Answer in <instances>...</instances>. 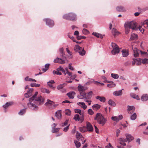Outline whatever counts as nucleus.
<instances>
[{
  "label": "nucleus",
  "instance_id": "nucleus-53",
  "mask_svg": "<svg viewBox=\"0 0 148 148\" xmlns=\"http://www.w3.org/2000/svg\"><path fill=\"white\" fill-rule=\"evenodd\" d=\"M142 62L144 64H148V59L147 58H145L143 59L142 60Z\"/></svg>",
  "mask_w": 148,
  "mask_h": 148
},
{
  "label": "nucleus",
  "instance_id": "nucleus-22",
  "mask_svg": "<svg viewBox=\"0 0 148 148\" xmlns=\"http://www.w3.org/2000/svg\"><path fill=\"white\" fill-rule=\"evenodd\" d=\"M122 94V90L118 91H115L113 92V94L116 96L121 95Z\"/></svg>",
  "mask_w": 148,
  "mask_h": 148
},
{
  "label": "nucleus",
  "instance_id": "nucleus-20",
  "mask_svg": "<svg viewBox=\"0 0 148 148\" xmlns=\"http://www.w3.org/2000/svg\"><path fill=\"white\" fill-rule=\"evenodd\" d=\"M77 104L81 107L82 108H83L84 110L86 109L87 108V106L85 105V104L84 102H78Z\"/></svg>",
  "mask_w": 148,
  "mask_h": 148
},
{
  "label": "nucleus",
  "instance_id": "nucleus-46",
  "mask_svg": "<svg viewBox=\"0 0 148 148\" xmlns=\"http://www.w3.org/2000/svg\"><path fill=\"white\" fill-rule=\"evenodd\" d=\"M78 89L80 93L84 92L83 91V86L79 85L78 86Z\"/></svg>",
  "mask_w": 148,
  "mask_h": 148
},
{
  "label": "nucleus",
  "instance_id": "nucleus-56",
  "mask_svg": "<svg viewBox=\"0 0 148 148\" xmlns=\"http://www.w3.org/2000/svg\"><path fill=\"white\" fill-rule=\"evenodd\" d=\"M143 25L141 26H139L138 27V29L142 33H143L144 31V29H143V28L142 27Z\"/></svg>",
  "mask_w": 148,
  "mask_h": 148
},
{
  "label": "nucleus",
  "instance_id": "nucleus-60",
  "mask_svg": "<svg viewBox=\"0 0 148 148\" xmlns=\"http://www.w3.org/2000/svg\"><path fill=\"white\" fill-rule=\"evenodd\" d=\"M59 51L60 53L62 54V56L65 55L64 53V49L63 48H60L59 49Z\"/></svg>",
  "mask_w": 148,
  "mask_h": 148
},
{
  "label": "nucleus",
  "instance_id": "nucleus-8",
  "mask_svg": "<svg viewBox=\"0 0 148 148\" xmlns=\"http://www.w3.org/2000/svg\"><path fill=\"white\" fill-rule=\"evenodd\" d=\"M73 119L76 121H80L82 123L84 120V116H81L80 117L78 114H76L74 115Z\"/></svg>",
  "mask_w": 148,
  "mask_h": 148
},
{
  "label": "nucleus",
  "instance_id": "nucleus-51",
  "mask_svg": "<svg viewBox=\"0 0 148 148\" xmlns=\"http://www.w3.org/2000/svg\"><path fill=\"white\" fill-rule=\"evenodd\" d=\"M124 27H125V33L126 34H127L129 32L130 28H129L127 26H125V25H124Z\"/></svg>",
  "mask_w": 148,
  "mask_h": 148
},
{
  "label": "nucleus",
  "instance_id": "nucleus-31",
  "mask_svg": "<svg viewBox=\"0 0 148 148\" xmlns=\"http://www.w3.org/2000/svg\"><path fill=\"white\" fill-rule=\"evenodd\" d=\"M131 97L135 99H136L137 100H139L140 99L138 95H136L134 93H131L130 94Z\"/></svg>",
  "mask_w": 148,
  "mask_h": 148
},
{
  "label": "nucleus",
  "instance_id": "nucleus-2",
  "mask_svg": "<svg viewBox=\"0 0 148 148\" xmlns=\"http://www.w3.org/2000/svg\"><path fill=\"white\" fill-rule=\"evenodd\" d=\"M94 119L97 121L98 124L102 125H104L106 123L107 120L100 113H97L94 118Z\"/></svg>",
  "mask_w": 148,
  "mask_h": 148
},
{
  "label": "nucleus",
  "instance_id": "nucleus-35",
  "mask_svg": "<svg viewBox=\"0 0 148 148\" xmlns=\"http://www.w3.org/2000/svg\"><path fill=\"white\" fill-rule=\"evenodd\" d=\"M92 34L97 38H103V36L101 34L96 32H93Z\"/></svg>",
  "mask_w": 148,
  "mask_h": 148
},
{
  "label": "nucleus",
  "instance_id": "nucleus-10",
  "mask_svg": "<svg viewBox=\"0 0 148 148\" xmlns=\"http://www.w3.org/2000/svg\"><path fill=\"white\" fill-rule=\"evenodd\" d=\"M123 118V116L122 115H119L118 116H112L111 118V119L112 120L117 122L119 121L120 120L122 119Z\"/></svg>",
  "mask_w": 148,
  "mask_h": 148
},
{
  "label": "nucleus",
  "instance_id": "nucleus-25",
  "mask_svg": "<svg viewBox=\"0 0 148 148\" xmlns=\"http://www.w3.org/2000/svg\"><path fill=\"white\" fill-rule=\"evenodd\" d=\"M141 99L143 101H146L148 100V95L145 94L143 95L141 97Z\"/></svg>",
  "mask_w": 148,
  "mask_h": 148
},
{
  "label": "nucleus",
  "instance_id": "nucleus-11",
  "mask_svg": "<svg viewBox=\"0 0 148 148\" xmlns=\"http://www.w3.org/2000/svg\"><path fill=\"white\" fill-rule=\"evenodd\" d=\"M33 91V88H30L27 91V93L25 94V96L26 98H28L32 95V92Z\"/></svg>",
  "mask_w": 148,
  "mask_h": 148
},
{
  "label": "nucleus",
  "instance_id": "nucleus-49",
  "mask_svg": "<svg viewBox=\"0 0 148 148\" xmlns=\"http://www.w3.org/2000/svg\"><path fill=\"white\" fill-rule=\"evenodd\" d=\"M60 129V128H52V132L53 133H56L58 132Z\"/></svg>",
  "mask_w": 148,
  "mask_h": 148
},
{
  "label": "nucleus",
  "instance_id": "nucleus-26",
  "mask_svg": "<svg viewBox=\"0 0 148 148\" xmlns=\"http://www.w3.org/2000/svg\"><path fill=\"white\" fill-rule=\"evenodd\" d=\"M54 83L55 82L54 80H51L48 82L47 84L51 88L53 89H54L55 88L53 86L52 84H54Z\"/></svg>",
  "mask_w": 148,
  "mask_h": 148
},
{
  "label": "nucleus",
  "instance_id": "nucleus-3",
  "mask_svg": "<svg viewBox=\"0 0 148 148\" xmlns=\"http://www.w3.org/2000/svg\"><path fill=\"white\" fill-rule=\"evenodd\" d=\"M92 91L89 92L87 94L85 93L84 101L88 103V105H90L92 101L91 99L92 97Z\"/></svg>",
  "mask_w": 148,
  "mask_h": 148
},
{
  "label": "nucleus",
  "instance_id": "nucleus-37",
  "mask_svg": "<svg viewBox=\"0 0 148 148\" xmlns=\"http://www.w3.org/2000/svg\"><path fill=\"white\" fill-rule=\"evenodd\" d=\"M116 9L119 12H124L125 11V9L122 6L117 7Z\"/></svg>",
  "mask_w": 148,
  "mask_h": 148
},
{
  "label": "nucleus",
  "instance_id": "nucleus-30",
  "mask_svg": "<svg viewBox=\"0 0 148 148\" xmlns=\"http://www.w3.org/2000/svg\"><path fill=\"white\" fill-rule=\"evenodd\" d=\"M13 103L12 102H7L3 106V107L4 108H6L9 106L12 105Z\"/></svg>",
  "mask_w": 148,
  "mask_h": 148
},
{
  "label": "nucleus",
  "instance_id": "nucleus-61",
  "mask_svg": "<svg viewBox=\"0 0 148 148\" xmlns=\"http://www.w3.org/2000/svg\"><path fill=\"white\" fill-rule=\"evenodd\" d=\"M68 121L69 120H66L64 123H62V126L63 127L67 125L68 124Z\"/></svg>",
  "mask_w": 148,
  "mask_h": 148
},
{
  "label": "nucleus",
  "instance_id": "nucleus-44",
  "mask_svg": "<svg viewBox=\"0 0 148 148\" xmlns=\"http://www.w3.org/2000/svg\"><path fill=\"white\" fill-rule=\"evenodd\" d=\"M79 53L80 55L83 56L85 55L86 51L84 48H82V50H80V51H79Z\"/></svg>",
  "mask_w": 148,
  "mask_h": 148
},
{
  "label": "nucleus",
  "instance_id": "nucleus-63",
  "mask_svg": "<svg viewBox=\"0 0 148 148\" xmlns=\"http://www.w3.org/2000/svg\"><path fill=\"white\" fill-rule=\"evenodd\" d=\"M70 125H68L66 127L64 128L63 129V131L65 132H67L69 129V126Z\"/></svg>",
  "mask_w": 148,
  "mask_h": 148
},
{
  "label": "nucleus",
  "instance_id": "nucleus-58",
  "mask_svg": "<svg viewBox=\"0 0 148 148\" xmlns=\"http://www.w3.org/2000/svg\"><path fill=\"white\" fill-rule=\"evenodd\" d=\"M94 112L92 110V109L90 108L88 110V113L90 115H92L94 114Z\"/></svg>",
  "mask_w": 148,
  "mask_h": 148
},
{
  "label": "nucleus",
  "instance_id": "nucleus-18",
  "mask_svg": "<svg viewBox=\"0 0 148 148\" xmlns=\"http://www.w3.org/2000/svg\"><path fill=\"white\" fill-rule=\"evenodd\" d=\"M119 143L121 145L123 146H125L126 145V144L125 143V142L127 141L126 139L123 138H119Z\"/></svg>",
  "mask_w": 148,
  "mask_h": 148
},
{
  "label": "nucleus",
  "instance_id": "nucleus-45",
  "mask_svg": "<svg viewBox=\"0 0 148 148\" xmlns=\"http://www.w3.org/2000/svg\"><path fill=\"white\" fill-rule=\"evenodd\" d=\"M58 71V69H57L56 71L54 70L53 72V73L54 75L56 74L57 75H62V73L59 71Z\"/></svg>",
  "mask_w": 148,
  "mask_h": 148
},
{
  "label": "nucleus",
  "instance_id": "nucleus-47",
  "mask_svg": "<svg viewBox=\"0 0 148 148\" xmlns=\"http://www.w3.org/2000/svg\"><path fill=\"white\" fill-rule=\"evenodd\" d=\"M137 117V115L136 113H134L130 116V119L132 120H134Z\"/></svg>",
  "mask_w": 148,
  "mask_h": 148
},
{
  "label": "nucleus",
  "instance_id": "nucleus-14",
  "mask_svg": "<svg viewBox=\"0 0 148 148\" xmlns=\"http://www.w3.org/2000/svg\"><path fill=\"white\" fill-rule=\"evenodd\" d=\"M125 136L126 137V140L128 143L131 142L134 139V137L130 134H126L125 135Z\"/></svg>",
  "mask_w": 148,
  "mask_h": 148
},
{
  "label": "nucleus",
  "instance_id": "nucleus-52",
  "mask_svg": "<svg viewBox=\"0 0 148 148\" xmlns=\"http://www.w3.org/2000/svg\"><path fill=\"white\" fill-rule=\"evenodd\" d=\"M71 111L69 109H66L65 111V114L67 115H70L71 114Z\"/></svg>",
  "mask_w": 148,
  "mask_h": 148
},
{
  "label": "nucleus",
  "instance_id": "nucleus-5",
  "mask_svg": "<svg viewBox=\"0 0 148 148\" xmlns=\"http://www.w3.org/2000/svg\"><path fill=\"white\" fill-rule=\"evenodd\" d=\"M111 46L112 49L111 51V53L113 55H115L119 53L120 50L118 45L115 43L112 42Z\"/></svg>",
  "mask_w": 148,
  "mask_h": 148
},
{
  "label": "nucleus",
  "instance_id": "nucleus-7",
  "mask_svg": "<svg viewBox=\"0 0 148 148\" xmlns=\"http://www.w3.org/2000/svg\"><path fill=\"white\" fill-rule=\"evenodd\" d=\"M43 20L44 21L46 22V25L49 27H52L54 26V23L53 20L49 18H46Z\"/></svg>",
  "mask_w": 148,
  "mask_h": 148
},
{
  "label": "nucleus",
  "instance_id": "nucleus-1",
  "mask_svg": "<svg viewBox=\"0 0 148 148\" xmlns=\"http://www.w3.org/2000/svg\"><path fill=\"white\" fill-rule=\"evenodd\" d=\"M38 94V92H36L33 96L29 98V102L27 104L28 107L33 110H37L38 108V106L41 105L44 103V98Z\"/></svg>",
  "mask_w": 148,
  "mask_h": 148
},
{
  "label": "nucleus",
  "instance_id": "nucleus-17",
  "mask_svg": "<svg viewBox=\"0 0 148 148\" xmlns=\"http://www.w3.org/2000/svg\"><path fill=\"white\" fill-rule=\"evenodd\" d=\"M54 101H51L49 99H47V102L45 104V105L46 106H50L54 104Z\"/></svg>",
  "mask_w": 148,
  "mask_h": 148
},
{
  "label": "nucleus",
  "instance_id": "nucleus-50",
  "mask_svg": "<svg viewBox=\"0 0 148 148\" xmlns=\"http://www.w3.org/2000/svg\"><path fill=\"white\" fill-rule=\"evenodd\" d=\"M135 60L136 61V64L137 65H140L141 64V60L140 58H139L138 60L135 59Z\"/></svg>",
  "mask_w": 148,
  "mask_h": 148
},
{
  "label": "nucleus",
  "instance_id": "nucleus-62",
  "mask_svg": "<svg viewBox=\"0 0 148 148\" xmlns=\"http://www.w3.org/2000/svg\"><path fill=\"white\" fill-rule=\"evenodd\" d=\"M69 68L71 71H73L74 69L73 67L72 66V64L71 63L69 64Z\"/></svg>",
  "mask_w": 148,
  "mask_h": 148
},
{
  "label": "nucleus",
  "instance_id": "nucleus-9",
  "mask_svg": "<svg viewBox=\"0 0 148 148\" xmlns=\"http://www.w3.org/2000/svg\"><path fill=\"white\" fill-rule=\"evenodd\" d=\"M127 112L129 114H132L135 110V108L133 106H127Z\"/></svg>",
  "mask_w": 148,
  "mask_h": 148
},
{
  "label": "nucleus",
  "instance_id": "nucleus-48",
  "mask_svg": "<svg viewBox=\"0 0 148 148\" xmlns=\"http://www.w3.org/2000/svg\"><path fill=\"white\" fill-rule=\"evenodd\" d=\"M83 137L82 136L81 134L79 132H77L76 134V138L78 139H79L81 138H82Z\"/></svg>",
  "mask_w": 148,
  "mask_h": 148
},
{
  "label": "nucleus",
  "instance_id": "nucleus-28",
  "mask_svg": "<svg viewBox=\"0 0 148 148\" xmlns=\"http://www.w3.org/2000/svg\"><path fill=\"white\" fill-rule=\"evenodd\" d=\"M112 33L114 36L118 35L119 34V32L114 28L112 29Z\"/></svg>",
  "mask_w": 148,
  "mask_h": 148
},
{
  "label": "nucleus",
  "instance_id": "nucleus-40",
  "mask_svg": "<svg viewBox=\"0 0 148 148\" xmlns=\"http://www.w3.org/2000/svg\"><path fill=\"white\" fill-rule=\"evenodd\" d=\"M74 143L77 148H78L80 146V143L79 141L75 140L74 141Z\"/></svg>",
  "mask_w": 148,
  "mask_h": 148
},
{
  "label": "nucleus",
  "instance_id": "nucleus-4",
  "mask_svg": "<svg viewBox=\"0 0 148 148\" xmlns=\"http://www.w3.org/2000/svg\"><path fill=\"white\" fill-rule=\"evenodd\" d=\"M125 26H127L129 28L133 30H138L136 24L134 22H127L125 23Z\"/></svg>",
  "mask_w": 148,
  "mask_h": 148
},
{
  "label": "nucleus",
  "instance_id": "nucleus-13",
  "mask_svg": "<svg viewBox=\"0 0 148 148\" xmlns=\"http://www.w3.org/2000/svg\"><path fill=\"white\" fill-rule=\"evenodd\" d=\"M134 51V55L135 57H137L139 56V53H140V50H139L137 49V48H135L134 49H133Z\"/></svg>",
  "mask_w": 148,
  "mask_h": 148
},
{
  "label": "nucleus",
  "instance_id": "nucleus-55",
  "mask_svg": "<svg viewBox=\"0 0 148 148\" xmlns=\"http://www.w3.org/2000/svg\"><path fill=\"white\" fill-rule=\"evenodd\" d=\"M25 111L26 109H25L21 110L18 112V114L20 115H22L25 113Z\"/></svg>",
  "mask_w": 148,
  "mask_h": 148
},
{
  "label": "nucleus",
  "instance_id": "nucleus-24",
  "mask_svg": "<svg viewBox=\"0 0 148 148\" xmlns=\"http://www.w3.org/2000/svg\"><path fill=\"white\" fill-rule=\"evenodd\" d=\"M95 97L97 99L99 100L101 102H104L106 101V98L104 97H101L98 96H96Z\"/></svg>",
  "mask_w": 148,
  "mask_h": 148
},
{
  "label": "nucleus",
  "instance_id": "nucleus-33",
  "mask_svg": "<svg viewBox=\"0 0 148 148\" xmlns=\"http://www.w3.org/2000/svg\"><path fill=\"white\" fill-rule=\"evenodd\" d=\"M108 103L109 105L113 106H115L116 105L115 103L111 99H110L108 101Z\"/></svg>",
  "mask_w": 148,
  "mask_h": 148
},
{
  "label": "nucleus",
  "instance_id": "nucleus-23",
  "mask_svg": "<svg viewBox=\"0 0 148 148\" xmlns=\"http://www.w3.org/2000/svg\"><path fill=\"white\" fill-rule=\"evenodd\" d=\"M75 93L73 91L71 92L67 93L66 95L70 99H73L74 97Z\"/></svg>",
  "mask_w": 148,
  "mask_h": 148
},
{
  "label": "nucleus",
  "instance_id": "nucleus-64",
  "mask_svg": "<svg viewBox=\"0 0 148 148\" xmlns=\"http://www.w3.org/2000/svg\"><path fill=\"white\" fill-rule=\"evenodd\" d=\"M105 148H114L113 146H112L110 143H109L108 145H107L106 146Z\"/></svg>",
  "mask_w": 148,
  "mask_h": 148
},
{
  "label": "nucleus",
  "instance_id": "nucleus-16",
  "mask_svg": "<svg viewBox=\"0 0 148 148\" xmlns=\"http://www.w3.org/2000/svg\"><path fill=\"white\" fill-rule=\"evenodd\" d=\"M55 116L58 119H61L62 117L61 110H59L56 111L55 113Z\"/></svg>",
  "mask_w": 148,
  "mask_h": 148
},
{
  "label": "nucleus",
  "instance_id": "nucleus-29",
  "mask_svg": "<svg viewBox=\"0 0 148 148\" xmlns=\"http://www.w3.org/2000/svg\"><path fill=\"white\" fill-rule=\"evenodd\" d=\"M79 95L77 96V98L79 99H83L85 98V92L80 93Z\"/></svg>",
  "mask_w": 148,
  "mask_h": 148
},
{
  "label": "nucleus",
  "instance_id": "nucleus-41",
  "mask_svg": "<svg viewBox=\"0 0 148 148\" xmlns=\"http://www.w3.org/2000/svg\"><path fill=\"white\" fill-rule=\"evenodd\" d=\"M49 65L50 64H46L45 65V68H43L42 69V71L44 72H46L48 70Z\"/></svg>",
  "mask_w": 148,
  "mask_h": 148
},
{
  "label": "nucleus",
  "instance_id": "nucleus-57",
  "mask_svg": "<svg viewBox=\"0 0 148 148\" xmlns=\"http://www.w3.org/2000/svg\"><path fill=\"white\" fill-rule=\"evenodd\" d=\"M82 32L84 34H86L89 33V31L86 29H84L82 30Z\"/></svg>",
  "mask_w": 148,
  "mask_h": 148
},
{
  "label": "nucleus",
  "instance_id": "nucleus-15",
  "mask_svg": "<svg viewBox=\"0 0 148 148\" xmlns=\"http://www.w3.org/2000/svg\"><path fill=\"white\" fill-rule=\"evenodd\" d=\"M54 62L64 64L65 63V61L61 58H57L54 60Z\"/></svg>",
  "mask_w": 148,
  "mask_h": 148
},
{
  "label": "nucleus",
  "instance_id": "nucleus-36",
  "mask_svg": "<svg viewBox=\"0 0 148 148\" xmlns=\"http://www.w3.org/2000/svg\"><path fill=\"white\" fill-rule=\"evenodd\" d=\"M82 47H79L78 45H76L74 47V50L76 52H78L80 51V50H82Z\"/></svg>",
  "mask_w": 148,
  "mask_h": 148
},
{
  "label": "nucleus",
  "instance_id": "nucleus-54",
  "mask_svg": "<svg viewBox=\"0 0 148 148\" xmlns=\"http://www.w3.org/2000/svg\"><path fill=\"white\" fill-rule=\"evenodd\" d=\"M65 85V84H60L57 86V89L58 90H60L61 89H62L63 88V87H64V86Z\"/></svg>",
  "mask_w": 148,
  "mask_h": 148
},
{
  "label": "nucleus",
  "instance_id": "nucleus-42",
  "mask_svg": "<svg viewBox=\"0 0 148 148\" xmlns=\"http://www.w3.org/2000/svg\"><path fill=\"white\" fill-rule=\"evenodd\" d=\"M79 129L80 131L82 132H84L87 131L86 128L84 126L79 127Z\"/></svg>",
  "mask_w": 148,
  "mask_h": 148
},
{
  "label": "nucleus",
  "instance_id": "nucleus-59",
  "mask_svg": "<svg viewBox=\"0 0 148 148\" xmlns=\"http://www.w3.org/2000/svg\"><path fill=\"white\" fill-rule=\"evenodd\" d=\"M42 91L43 92H45L47 93H49L50 92V91L49 90L46 88L43 89L42 90Z\"/></svg>",
  "mask_w": 148,
  "mask_h": 148
},
{
  "label": "nucleus",
  "instance_id": "nucleus-6",
  "mask_svg": "<svg viewBox=\"0 0 148 148\" xmlns=\"http://www.w3.org/2000/svg\"><path fill=\"white\" fill-rule=\"evenodd\" d=\"M63 18L66 19L74 20L76 18V16L74 14L69 13L68 14L64 15L63 16Z\"/></svg>",
  "mask_w": 148,
  "mask_h": 148
},
{
  "label": "nucleus",
  "instance_id": "nucleus-32",
  "mask_svg": "<svg viewBox=\"0 0 148 148\" xmlns=\"http://www.w3.org/2000/svg\"><path fill=\"white\" fill-rule=\"evenodd\" d=\"M74 111L75 113L79 114L81 116H84L83 112L79 109H75L74 110Z\"/></svg>",
  "mask_w": 148,
  "mask_h": 148
},
{
  "label": "nucleus",
  "instance_id": "nucleus-43",
  "mask_svg": "<svg viewBox=\"0 0 148 148\" xmlns=\"http://www.w3.org/2000/svg\"><path fill=\"white\" fill-rule=\"evenodd\" d=\"M111 76L112 77L115 79H117L119 77V75L115 73H111Z\"/></svg>",
  "mask_w": 148,
  "mask_h": 148
},
{
  "label": "nucleus",
  "instance_id": "nucleus-38",
  "mask_svg": "<svg viewBox=\"0 0 148 148\" xmlns=\"http://www.w3.org/2000/svg\"><path fill=\"white\" fill-rule=\"evenodd\" d=\"M25 80L26 81H29L30 82H36V80L30 78H29L28 76H27L25 78Z\"/></svg>",
  "mask_w": 148,
  "mask_h": 148
},
{
  "label": "nucleus",
  "instance_id": "nucleus-27",
  "mask_svg": "<svg viewBox=\"0 0 148 148\" xmlns=\"http://www.w3.org/2000/svg\"><path fill=\"white\" fill-rule=\"evenodd\" d=\"M107 82L110 83V84H108L107 85V86L109 88L114 87L115 86V84L114 83V82L112 81H108Z\"/></svg>",
  "mask_w": 148,
  "mask_h": 148
},
{
  "label": "nucleus",
  "instance_id": "nucleus-39",
  "mask_svg": "<svg viewBox=\"0 0 148 148\" xmlns=\"http://www.w3.org/2000/svg\"><path fill=\"white\" fill-rule=\"evenodd\" d=\"M141 56L145 57H148V53L147 52L145 51H140Z\"/></svg>",
  "mask_w": 148,
  "mask_h": 148
},
{
  "label": "nucleus",
  "instance_id": "nucleus-34",
  "mask_svg": "<svg viewBox=\"0 0 148 148\" xmlns=\"http://www.w3.org/2000/svg\"><path fill=\"white\" fill-rule=\"evenodd\" d=\"M138 38V35L137 34H131L130 39L132 40H136Z\"/></svg>",
  "mask_w": 148,
  "mask_h": 148
},
{
  "label": "nucleus",
  "instance_id": "nucleus-19",
  "mask_svg": "<svg viewBox=\"0 0 148 148\" xmlns=\"http://www.w3.org/2000/svg\"><path fill=\"white\" fill-rule=\"evenodd\" d=\"M121 52L123 57H126L129 55V52L127 50L123 49L122 50Z\"/></svg>",
  "mask_w": 148,
  "mask_h": 148
},
{
  "label": "nucleus",
  "instance_id": "nucleus-21",
  "mask_svg": "<svg viewBox=\"0 0 148 148\" xmlns=\"http://www.w3.org/2000/svg\"><path fill=\"white\" fill-rule=\"evenodd\" d=\"M92 109L95 111H97L101 107L100 105L98 104H95L92 106Z\"/></svg>",
  "mask_w": 148,
  "mask_h": 148
},
{
  "label": "nucleus",
  "instance_id": "nucleus-12",
  "mask_svg": "<svg viewBox=\"0 0 148 148\" xmlns=\"http://www.w3.org/2000/svg\"><path fill=\"white\" fill-rule=\"evenodd\" d=\"M86 129L87 131L91 132L93 130V128L91 124L89 122H86Z\"/></svg>",
  "mask_w": 148,
  "mask_h": 148
}]
</instances>
